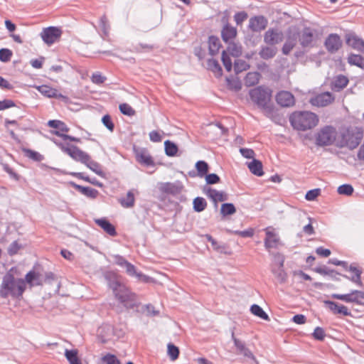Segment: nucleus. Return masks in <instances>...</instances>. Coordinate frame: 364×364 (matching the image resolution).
<instances>
[{
    "instance_id": "obj_1",
    "label": "nucleus",
    "mask_w": 364,
    "mask_h": 364,
    "mask_svg": "<svg viewBox=\"0 0 364 364\" xmlns=\"http://www.w3.org/2000/svg\"><path fill=\"white\" fill-rule=\"evenodd\" d=\"M26 289V282L21 278H16L11 270L7 272L2 278L0 286V296L6 299L11 296L19 299Z\"/></svg>"
},
{
    "instance_id": "obj_2",
    "label": "nucleus",
    "mask_w": 364,
    "mask_h": 364,
    "mask_svg": "<svg viewBox=\"0 0 364 364\" xmlns=\"http://www.w3.org/2000/svg\"><path fill=\"white\" fill-rule=\"evenodd\" d=\"M249 95L251 100L264 112L266 117H273L274 107L271 102L272 90L270 88L258 86L250 90Z\"/></svg>"
},
{
    "instance_id": "obj_3",
    "label": "nucleus",
    "mask_w": 364,
    "mask_h": 364,
    "mask_svg": "<svg viewBox=\"0 0 364 364\" xmlns=\"http://www.w3.org/2000/svg\"><path fill=\"white\" fill-rule=\"evenodd\" d=\"M291 127L298 131H306L315 127L318 123V116L309 111H296L289 116Z\"/></svg>"
},
{
    "instance_id": "obj_4",
    "label": "nucleus",
    "mask_w": 364,
    "mask_h": 364,
    "mask_svg": "<svg viewBox=\"0 0 364 364\" xmlns=\"http://www.w3.org/2000/svg\"><path fill=\"white\" fill-rule=\"evenodd\" d=\"M363 138L361 127H349L340 132L336 146L339 148L347 147L350 150L357 148Z\"/></svg>"
},
{
    "instance_id": "obj_5",
    "label": "nucleus",
    "mask_w": 364,
    "mask_h": 364,
    "mask_svg": "<svg viewBox=\"0 0 364 364\" xmlns=\"http://www.w3.org/2000/svg\"><path fill=\"white\" fill-rule=\"evenodd\" d=\"M115 299L121 303L127 309H133L137 306V296L122 282L112 290Z\"/></svg>"
},
{
    "instance_id": "obj_6",
    "label": "nucleus",
    "mask_w": 364,
    "mask_h": 364,
    "mask_svg": "<svg viewBox=\"0 0 364 364\" xmlns=\"http://www.w3.org/2000/svg\"><path fill=\"white\" fill-rule=\"evenodd\" d=\"M52 141L63 151L69 155L73 160L84 164L89 159V154L82 151L75 145L68 144L65 146L62 142H59L57 139H53Z\"/></svg>"
},
{
    "instance_id": "obj_7",
    "label": "nucleus",
    "mask_w": 364,
    "mask_h": 364,
    "mask_svg": "<svg viewBox=\"0 0 364 364\" xmlns=\"http://www.w3.org/2000/svg\"><path fill=\"white\" fill-rule=\"evenodd\" d=\"M336 129L333 126H325L316 134V144L319 146H329L334 143L336 138Z\"/></svg>"
},
{
    "instance_id": "obj_8",
    "label": "nucleus",
    "mask_w": 364,
    "mask_h": 364,
    "mask_svg": "<svg viewBox=\"0 0 364 364\" xmlns=\"http://www.w3.org/2000/svg\"><path fill=\"white\" fill-rule=\"evenodd\" d=\"M340 266H341L345 270L352 272L353 275L348 277L347 275L341 274L336 272L337 274L341 275L343 277L350 280L352 282L355 283L359 287H363V284L361 280V274L363 273V270L356 263H352L349 265L347 262L341 261Z\"/></svg>"
},
{
    "instance_id": "obj_9",
    "label": "nucleus",
    "mask_w": 364,
    "mask_h": 364,
    "mask_svg": "<svg viewBox=\"0 0 364 364\" xmlns=\"http://www.w3.org/2000/svg\"><path fill=\"white\" fill-rule=\"evenodd\" d=\"M159 189L162 193L176 196L184 191V186L181 181H176L173 183H161Z\"/></svg>"
},
{
    "instance_id": "obj_10",
    "label": "nucleus",
    "mask_w": 364,
    "mask_h": 364,
    "mask_svg": "<svg viewBox=\"0 0 364 364\" xmlns=\"http://www.w3.org/2000/svg\"><path fill=\"white\" fill-rule=\"evenodd\" d=\"M203 193L210 198L218 207V202H223L228 200V194L224 191H219L209 186H204L203 188Z\"/></svg>"
},
{
    "instance_id": "obj_11",
    "label": "nucleus",
    "mask_w": 364,
    "mask_h": 364,
    "mask_svg": "<svg viewBox=\"0 0 364 364\" xmlns=\"http://www.w3.org/2000/svg\"><path fill=\"white\" fill-rule=\"evenodd\" d=\"M62 31L60 28L54 26H50L43 28L41 33V37L47 45L53 44L61 36Z\"/></svg>"
},
{
    "instance_id": "obj_12",
    "label": "nucleus",
    "mask_w": 364,
    "mask_h": 364,
    "mask_svg": "<svg viewBox=\"0 0 364 364\" xmlns=\"http://www.w3.org/2000/svg\"><path fill=\"white\" fill-rule=\"evenodd\" d=\"M315 39V31L310 27H305L299 34V41L303 48L311 47Z\"/></svg>"
},
{
    "instance_id": "obj_13",
    "label": "nucleus",
    "mask_w": 364,
    "mask_h": 364,
    "mask_svg": "<svg viewBox=\"0 0 364 364\" xmlns=\"http://www.w3.org/2000/svg\"><path fill=\"white\" fill-rule=\"evenodd\" d=\"M324 45L329 53H334L341 48L342 41L338 34L331 33L326 38Z\"/></svg>"
},
{
    "instance_id": "obj_14",
    "label": "nucleus",
    "mask_w": 364,
    "mask_h": 364,
    "mask_svg": "<svg viewBox=\"0 0 364 364\" xmlns=\"http://www.w3.org/2000/svg\"><path fill=\"white\" fill-rule=\"evenodd\" d=\"M231 338L237 349V354L242 355L244 357L252 360H255V355L250 351V350L246 346L245 342L240 341V339L235 337L234 331L232 332Z\"/></svg>"
},
{
    "instance_id": "obj_15",
    "label": "nucleus",
    "mask_w": 364,
    "mask_h": 364,
    "mask_svg": "<svg viewBox=\"0 0 364 364\" xmlns=\"http://www.w3.org/2000/svg\"><path fill=\"white\" fill-rule=\"evenodd\" d=\"M346 43L363 53H364V41L359 38L355 33L350 32L345 36Z\"/></svg>"
},
{
    "instance_id": "obj_16",
    "label": "nucleus",
    "mask_w": 364,
    "mask_h": 364,
    "mask_svg": "<svg viewBox=\"0 0 364 364\" xmlns=\"http://www.w3.org/2000/svg\"><path fill=\"white\" fill-rule=\"evenodd\" d=\"M280 243V238L277 233L269 230V228L265 230L264 247L268 251L272 248H277Z\"/></svg>"
},
{
    "instance_id": "obj_17",
    "label": "nucleus",
    "mask_w": 364,
    "mask_h": 364,
    "mask_svg": "<svg viewBox=\"0 0 364 364\" xmlns=\"http://www.w3.org/2000/svg\"><path fill=\"white\" fill-rule=\"evenodd\" d=\"M134 152L136 156V161L146 166H152L154 165V161L151 156L148 153L146 149H139L134 146Z\"/></svg>"
},
{
    "instance_id": "obj_18",
    "label": "nucleus",
    "mask_w": 364,
    "mask_h": 364,
    "mask_svg": "<svg viewBox=\"0 0 364 364\" xmlns=\"http://www.w3.org/2000/svg\"><path fill=\"white\" fill-rule=\"evenodd\" d=\"M275 98L277 104L283 107H291L295 104L294 96L289 91L279 92Z\"/></svg>"
},
{
    "instance_id": "obj_19",
    "label": "nucleus",
    "mask_w": 364,
    "mask_h": 364,
    "mask_svg": "<svg viewBox=\"0 0 364 364\" xmlns=\"http://www.w3.org/2000/svg\"><path fill=\"white\" fill-rule=\"evenodd\" d=\"M103 277L112 291L124 282L122 277L114 271L105 272Z\"/></svg>"
},
{
    "instance_id": "obj_20",
    "label": "nucleus",
    "mask_w": 364,
    "mask_h": 364,
    "mask_svg": "<svg viewBox=\"0 0 364 364\" xmlns=\"http://www.w3.org/2000/svg\"><path fill=\"white\" fill-rule=\"evenodd\" d=\"M38 90L43 95L49 97V98H55V99H63L64 100H67L68 97L61 93H60L58 90L51 87L50 86L46 85H42L38 87Z\"/></svg>"
},
{
    "instance_id": "obj_21",
    "label": "nucleus",
    "mask_w": 364,
    "mask_h": 364,
    "mask_svg": "<svg viewBox=\"0 0 364 364\" xmlns=\"http://www.w3.org/2000/svg\"><path fill=\"white\" fill-rule=\"evenodd\" d=\"M282 33L274 29H269L264 36V41L267 44L274 46L282 41Z\"/></svg>"
},
{
    "instance_id": "obj_22",
    "label": "nucleus",
    "mask_w": 364,
    "mask_h": 364,
    "mask_svg": "<svg viewBox=\"0 0 364 364\" xmlns=\"http://www.w3.org/2000/svg\"><path fill=\"white\" fill-rule=\"evenodd\" d=\"M70 185L73 188H74L75 190L79 191L81 194L85 196L86 197H87L89 198L95 199L99 195V191L95 188H91V187H85V186L78 185L73 181H70Z\"/></svg>"
},
{
    "instance_id": "obj_23",
    "label": "nucleus",
    "mask_w": 364,
    "mask_h": 364,
    "mask_svg": "<svg viewBox=\"0 0 364 364\" xmlns=\"http://www.w3.org/2000/svg\"><path fill=\"white\" fill-rule=\"evenodd\" d=\"M326 306L333 312L334 314H342L343 316H351V313L349 311L348 309L342 304H338V303L333 301H324Z\"/></svg>"
},
{
    "instance_id": "obj_24",
    "label": "nucleus",
    "mask_w": 364,
    "mask_h": 364,
    "mask_svg": "<svg viewBox=\"0 0 364 364\" xmlns=\"http://www.w3.org/2000/svg\"><path fill=\"white\" fill-rule=\"evenodd\" d=\"M237 33V28L227 22L221 31V37L223 41L228 43L236 37Z\"/></svg>"
},
{
    "instance_id": "obj_25",
    "label": "nucleus",
    "mask_w": 364,
    "mask_h": 364,
    "mask_svg": "<svg viewBox=\"0 0 364 364\" xmlns=\"http://www.w3.org/2000/svg\"><path fill=\"white\" fill-rule=\"evenodd\" d=\"M348 79L343 75H338L331 83V88L334 92H340L343 90L348 84Z\"/></svg>"
},
{
    "instance_id": "obj_26",
    "label": "nucleus",
    "mask_w": 364,
    "mask_h": 364,
    "mask_svg": "<svg viewBox=\"0 0 364 364\" xmlns=\"http://www.w3.org/2000/svg\"><path fill=\"white\" fill-rule=\"evenodd\" d=\"M335 100L334 96L330 92L321 93L314 98V105L325 107L332 103Z\"/></svg>"
},
{
    "instance_id": "obj_27",
    "label": "nucleus",
    "mask_w": 364,
    "mask_h": 364,
    "mask_svg": "<svg viewBox=\"0 0 364 364\" xmlns=\"http://www.w3.org/2000/svg\"><path fill=\"white\" fill-rule=\"evenodd\" d=\"M125 268L126 273L130 277H135L139 281L144 282H148L149 277L141 272H137L136 267L134 264L129 262L124 267Z\"/></svg>"
},
{
    "instance_id": "obj_28",
    "label": "nucleus",
    "mask_w": 364,
    "mask_h": 364,
    "mask_svg": "<svg viewBox=\"0 0 364 364\" xmlns=\"http://www.w3.org/2000/svg\"><path fill=\"white\" fill-rule=\"evenodd\" d=\"M95 223L99 225L105 232L110 236H116L117 232L115 227L106 218H100L95 220Z\"/></svg>"
},
{
    "instance_id": "obj_29",
    "label": "nucleus",
    "mask_w": 364,
    "mask_h": 364,
    "mask_svg": "<svg viewBox=\"0 0 364 364\" xmlns=\"http://www.w3.org/2000/svg\"><path fill=\"white\" fill-rule=\"evenodd\" d=\"M267 20L264 16H255L254 18H250L249 27L253 31H261L264 30L267 26Z\"/></svg>"
},
{
    "instance_id": "obj_30",
    "label": "nucleus",
    "mask_w": 364,
    "mask_h": 364,
    "mask_svg": "<svg viewBox=\"0 0 364 364\" xmlns=\"http://www.w3.org/2000/svg\"><path fill=\"white\" fill-rule=\"evenodd\" d=\"M40 274L35 271H29L25 277L26 284L28 283L31 287L33 286H42L43 284V279L40 277Z\"/></svg>"
},
{
    "instance_id": "obj_31",
    "label": "nucleus",
    "mask_w": 364,
    "mask_h": 364,
    "mask_svg": "<svg viewBox=\"0 0 364 364\" xmlns=\"http://www.w3.org/2000/svg\"><path fill=\"white\" fill-rule=\"evenodd\" d=\"M248 168L251 173L257 176L264 175L263 165L259 160L253 159V160L248 164Z\"/></svg>"
},
{
    "instance_id": "obj_32",
    "label": "nucleus",
    "mask_w": 364,
    "mask_h": 364,
    "mask_svg": "<svg viewBox=\"0 0 364 364\" xmlns=\"http://www.w3.org/2000/svg\"><path fill=\"white\" fill-rule=\"evenodd\" d=\"M277 52L276 47L271 46H262L259 52L261 58L264 60H269L273 58Z\"/></svg>"
},
{
    "instance_id": "obj_33",
    "label": "nucleus",
    "mask_w": 364,
    "mask_h": 364,
    "mask_svg": "<svg viewBox=\"0 0 364 364\" xmlns=\"http://www.w3.org/2000/svg\"><path fill=\"white\" fill-rule=\"evenodd\" d=\"M221 46L220 39L215 36H210L208 38L209 53L211 55H215Z\"/></svg>"
},
{
    "instance_id": "obj_34",
    "label": "nucleus",
    "mask_w": 364,
    "mask_h": 364,
    "mask_svg": "<svg viewBox=\"0 0 364 364\" xmlns=\"http://www.w3.org/2000/svg\"><path fill=\"white\" fill-rule=\"evenodd\" d=\"M83 164H85L87 168H89L91 171L95 172L98 176H104L105 173L102 170L100 164L98 162L92 160L90 155L88 160H87L86 162L84 163Z\"/></svg>"
},
{
    "instance_id": "obj_35",
    "label": "nucleus",
    "mask_w": 364,
    "mask_h": 364,
    "mask_svg": "<svg viewBox=\"0 0 364 364\" xmlns=\"http://www.w3.org/2000/svg\"><path fill=\"white\" fill-rule=\"evenodd\" d=\"M121 205L126 208H132L134 205L135 198L134 195L132 191H129L126 197L119 199Z\"/></svg>"
},
{
    "instance_id": "obj_36",
    "label": "nucleus",
    "mask_w": 364,
    "mask_h": 364,
    "mask_svg": "<svg viewBox=\"0 0 364 364\" xmlns=\"http://www.w3.org/2000/svg\"><path fill=\"white\" fill-rule=\"evenodd\" d=\"M347 60L350 65L364 69V57L362 55L351 53L348 55Z\"/></svg>"
},
{
    "instance_id": "obj_37",
    "label": "nucleus",
    "mask_w": 364,
    "mask_h": 364,
    "mask_svg": "<svg viewBox=\"0 0 364 364\" xmlns=\"http://www.w3.org/2000/svg\"><path fill=\"white\" fill-rule=\"evenodd\" d=\"M260 74L258 72H250L245 77V83L247 86H254L259 81Z\"/></svg>"
},
{
    "instance_id": "obj_38",
    "label": "nucleus",
    "mask_w": 364,
    "mask_h": 364,
    "mask_svg": "<svg viewBox=\"0 0 364 364\" xmlns=\"http://www.w3.org/2000/svg\"><path fill=\"white\" fill-rule=\"evenodd\" d=\"M208 68L213 72L218 77L223 75V70L217 60L211 58L207 61Z\"/></svg>"
},
{
    "instance_id": "obj_39",
    "label": "nucleus",
    "mask_w": 364,
    "mask_h": 364,
    "mask_svg": "<svg viewBox=\"0 0 364 364\" xmlns=\"http://www.w3.org/2000/svg\"><path fill=\"white\" fill-rule=\"evenodd\" d=\"M350 303L364 306V291L353 290L350 293Z\"/></svg>"
},
{
    "instance_id": "obj_40",
    "label": "nucleus",
    "mask_w": 364,
    "mask_h": 364,
    "mask_svg": "<svg viewBox=\"0 0 364 364\" xmlns=\"http://www.w3.org/2000/svg\"><path fill=\"white\" fill-rule=\"evenodd\" d=\"M65 356L70 364H82V361L78 357L77 350L66 349L65 351Z\"/></svg>"
},
{
    "instance_id": "obj_41",
    "label": "nucleus",
    "mask_w": 364,
    "mask_h": 364,
    "mask_svg": "<svg viewBox=\"0 0 364 364\" xmlns=\"http://www.w3.org/2000/svg\"><path fill=\"white\" fill-rule=\"evenodd\" d=\"M208 203L205 198L196 197L193 201V208L195 212L200 213L207 208Z\"/></svg>"
},
{
    "instance_id": "obj_42",
    "label": "nucleus",
    "mask_w": 364,
    "mask_h": 364,
    "mask_svg": "<svg viewBox=\"0 0 364 364\" xmlns=\"http://www.w3.org/2000/svg\"><path fill=\"white\" fill-rule=\"evenodd\" d=\"M296 44V37H289L282 46V50L283 54L288 55Z\"/></svg>"
},
{
    "instance_id": "obj_43",
    "label": "nucleus",
    "mask_w": 364,
    "mask_h": 364,
    "mask_svg": "<svg viewBox=\"0 0 364 364\" xmlns=\"http://www.w3.org/2000/svg\"><path fill=\"white\" fill-rule=\"evenodd\" d=\"M48 125L51 128L58 129L60 132L67 133L69 132V127L62 121L57 119L49 120Z\"/></svg>"
},
{
    "instance_id": "obj_44",
    "label": "nucleus",
    "mask_w": 364,
    "mask_h": 364,
    "mask_svg": "<svg viewBox=\"0 0 364 364\" xmlns=\"http://www.w3.org/2000/svg\"><path fill=\"white\" fill-rule=\"evenodd\" d=\"M196 168L198 171V176L203 178L208 173L209 166L205 161H198L196 164Z\"/></svg>"
},
{
    "instance_id": "obj_45",
    "label": "nucleus",
    "mask_w": 364,
    "mask_h": 364,
    "mask_svg": "<svg viewBox=\"0 0 364 364\" xmlns=\"http://www.w3.org/2000/svg\"><path fill=\"white\" fill-rule=\"evenodd\" d=\"M250 311L252 314L255 316L259 317L265 321H269V317L267 314V313L257 304H253L250 307Z\"/></svg>"
},
{
    "instance_id": "obj_46",
    "label": "nucleus",
    "mask_w": 364,
    "mask_h": 364,
    "mask_svg": "<svg viewBox=\"0 0 364 364\" xmlns=\"http://www.w3.org/2000/svg\"><path fill=\"white\" fill-rule=\"evenodd\" d=\"M236 213V208L232 203H225L222 204L220 208V214L223 217H226L228 215H233Z\"/></svg>"
},
{
    "instance_id": "obj_47",
    "label": "nucleus",
    "mask_w": 364,
    "mask_h": 364,
    "mask_svg": "<svg viewBox=\"0 0 364 364\" xmlns=\"http://www.w3.org/2000/svg\"><path fill=\"white\" fill-rule=\"evenodd\" d=\"M164 146L165 153L168 156H174L178 152V149L177 145L169 140H166L164 142Z\"/></svg>"
},
{
    "instance_id": "obj_48",
    "label": "nucleus",
    "mask_w": 364,
    "mask_h": 364,
    "mask_svg": "<svg viewBox=\"0 0 364 364\" xmlns=\"http://www.w3.org/2000/svg\"><path fill=\"white\" fill-rule=\"evenodd\" d=\"M250 68V65L244 60L237 59L234 63V70L236 74L245 71Z\"/></svg>"
},
{
    "instance_id": "obj_49",
    "label": "nucleus",
    "mask_w": 364,
    "mask_h": 364,
    "mask_svg": "<svg viewBox=\"0 0 364 364\" xmlns=\"http://www.w3.org/2000/svg\"><path fill=\"white\" fill-rule=\"evenodd\" d=\"M100 27L105 36H108L110 29L109 23L107 17L105 14L102 15L100 19Z\"/></svg>"
},
{
    "instance_id": "obj_50",
    "label": "nucleus",
    "mask_w": 364,
    "mask_h": 364,
    "mask_svg": "<svg viewBox=\"0 0 364 364\" xmlns=\"http://www.w3.org/2000/svg\"><path fill=\"white\" fill-rule=\"evenodd\" d=\"M23 151L26 156L35 161H41L43 159V156L36 151L29 149H23Z\"/></svg>"
},
{
    "instance_id": "obj_51",
    "label": "nucleus",
    "mask_w": 364,
    "mask_h": 364,
    "mask_svg": "<svg viewBox=\"0 0 364 364\" xmlns=\"http://www.w3.org/2000/svg\"><path fill=\"white\" fill-rule=\"evenodd\" d=\"M168 355L171 360H176L179 356V348L174 344L169 343L167 346Z\"/></svg>"
},
{
    "instance_id": "obj_52",
    "label": "nucleus",
    "mask_w": 364,
    "mask_h": 364,
    "mask_svg": "<svg viewBox=\"0 0 364 364\" xmlns=\"http://www.w3.org/2000/svg\"><path fill=\"white\" fill-rule=\"evenodd\" d=\"M228 46V52L235 57H238L242 54V46L235 43L229 42Z\"/></svg>"
},
{
    "instance_id": "obj_53",
    "label": "nucleus",
    "mask_w": 364,
    "mask_h": 364,
    "mask_svg": "<svg viewBox=\"0 0 364 364\" xmlns=\"http://www.w3.org/2000/svg\"><path fill=\"white\" fill-rule=\"evenodd\" d=\"M102 361L105 364H121L117 357L111 353H107L102 358Z\"/></svg>"
},
{
    "instance_id": "obj_54",
    "label": "nucleus",
    "mask_w": 364,
    "mask_h": 364,
    "mask_svg": "<svg viewBox=\"0 0 364 364\" xmlns=\"http://www.w3.org/2000/svg\"><path fill=\"white\" fill-rule=\"evenodd\" d=\"M13 55V52L9 48L0 49V60L4 63H7L11 60Z\"/></svg>"
},
{
    "instance_id": "obj_55",
    "label": "nucleus",
    "mask_w": 364,
    "mask_h": 364,
    "mask_svg": "<svg viewBox=\"0 0 364 364\" xmlns=\"http://www.w3.org/2000/svg\"><path fill=\"white\" fill-rule=\"evenodd\" d=\"M206 185L217 184L220 182V178L216 173H207L205 176Z\"/></svg>"
},
{
    "instance_id": "obj_56",
    "label": "nucleus",
    "mask_w": 364,
    "mask_h": 364,
    "mask_svg": "<svg viewBox=\"0 0 364 364\" xmlns=\"http://www.w3.org/2000/svg\"><path fill=\"white\" fill-rule=\"evenodd\" d=\"M338 193L341 195L351 196L353 193V188L350 184H343L338 188Z\"/></svg>"
},
{
    "instance_id": "obj_57",
    "label": "nucleus",
    "mask_w": 364,
    "mask_h": 364,
    "mask_svg": "<svg viewBox=\"0 0 364 364\" xmlns=\"http://www.w3.org/2000/svg\"><path fill=\"white\" fill-rule=\"evenodd\" d=\"M120 112L127 116H133L135 114V110L128 104L122 103L119 105Z\"/></svg>"
},
{
    "instance_id": "obj_58",
    "label": "nucleus",
    "mask_w": 364,
    "mask_h": 364,
    "mask_svg": "<svg viewBox=\"0 0 364 364\" xmlns=\"http://www.w3.org/2000/svg\"><path fill=\"white\" fill-rule=\"evenodd\" d=\"M227 82H228V87L230 90H232V91H235V92H238L242 88V84H241L240 81L238 80H235V79L229 80V79H228Z\"/></svg>"
},
{
    "instance_id": "obj_59",
    "label": "nucleus",
    "mask_w": 364,
    "mask_h": 364,
    "mask_svg": "<svg viewBox=\"0 0 364 364\" xmlns=\"http://www.w3.org/2000/svg\"><path fill=\"white\" fill-rule=\"evenodd\" d=\"M221 58L224 67L227 71L230 72L232 70V64L230 56L227 54L225 50L223 51Z\"/></svg>"
},
{
    "instance_id": "obj_60",
    "label": "nucleus",
    "mask_w": 364,
    "mask_h": 364,
    "mask_svg": "<svg viewBox=\"0 0 364 364\" xmlns=\"http://www.w3.org/2000/svg\"><path fill=\"white\" fill-rule=\"evenodd\" d=\"M154 48H155V46L154 45L143 43H139L135 47V50L136 52H143V51L150 52V51H152Z\"/></svg>"
},
{
    "instance_id": "obj_61",
    "label": "nucleus",
    "mask_w": 364,
    "mask_h": 364,
    "mask_svg": "<svg viewBox=\"0 0 364 364\" xmlns=\"http://www.w3.org/2000/svg\"><path fill=\"white\" fill-rule=\"evenodd\" d=\"M321 193V189L320 188H315L310 190L307 191L305 196V198L311 201L315 200Z\"/></svg>"
},
{
    "instance_id": "obj_62",
    "label": "nucleus",
    "mask_w": 364,
    "mask_h": 364,
    "mask_svg": "<svg viewBox=\"0 0 364 364\" xmlns=\"http://www.w3.org/2000/svg\"><path fill=\"white\" fill-rule=\"evenodd\" d=\"M326 334L323 328L317 326L313 333V337L317 341H323Z\"/></svg>"
},
{
    "instance_id": "obj_63",
    "label": "nucleus",
    "mask_w": 364,
    "mask_h": 364,
    "mask_svg": "<svg viewBox=\"0 0 364 364\" xmlns=\"http://www.w3.org/2000/svg\"><path fill=\"white\" fill-rule=\"evenodd\" d=\"M102 122L105 127H106L110 132H112L114 130V124L112 120L111 117L109 114L103 116Z\"/></svg>"
},
{
    "instance_id": "obj_64",
    "label": "nucleus",
    "mask_w": 364,
    "mask_h": 364,
    "mask_svg": "<svg viewBox=\"0 0 364 364\" xmlns=\"http://www.w3.org/2000/svg\"><path fill=\"white\" fill-rule=\"evenodd\" d=\"M280 283H284L287 279V274L284 269H278L277 271H272Z\"/></svg>"
}]
</instances>
